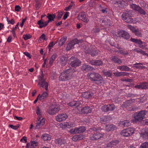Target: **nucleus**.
I'll use <instances>...</instances> for the list:
<instances>
[{
    "instance_id": "nucleus-1",
    "label": "nucleus",
    "mask_w": 148,
    "mask_h": 148,
    "mask_svg": "<svg viewBox=\"0 0 148 148\" xmlns=\"http://www.w3.org/2000/svg\"><path fill=\"white\" fill-rule=\"evenodd\" d=\"M75 70L69 69L64 71L59 77V80L62 81H66L71 79L74 76Z\"/></svg>"
},
{
    "instance_id": "nucleus-2",
    "label": "nucleus",
    "mask_w": 148,
    "mask_h": 148,
    "mask_svg": "<svg viewBox=\"0 0 148 148\" xmlns=\"http://www.w3.org/2000/svg\"><path fill=\"white\" fill-rule=\"evenodd\" d=\"M88 76L89 77L91 81L97 84H101V81L103 80V78L100 75L95 72L93 73H88Z\"/></svg>"
},
{
    "instance_id": "nucleus-3",
    "label": "nucleus",
    "mask_w": 148,
    "mask_h": 148,
    "mask_svg": "<svg viewBox=\"0 0 148 148\" xmlns=\"http://www.w3.org/2000/svg\"><path fill=\"white\" fill-rule=\"evenodd\" d=\"M147 111L145 110H141L135 113L134 115V119H132V121L134 123H137L143 119L145 116L146 114Z\"/></svg>"
},
{
    "instance_id": "nucleus-4",
    "label": "nucleus",
    "mask_w": 148,
    "mask_h": 148,
    "mask_svg": "<svg viewBox=\"0 0 148 148\" xmlns=\"http://www.w3.org/2000/svg\"><path fill=\"white\" fill-rule=\"evenodd\" d=\"M133 11H126L124 12L121 16L122 19L127 23H132L133 19L131 18L132 15Z\"/></svg>"
},
{
    "instance_id": "nucleus-5",
    "label": "nucleus",
    "mask_w": 148,
    "mask_h": 148,
    "mask_svg": "<svg viewBox=\"0 0 148 148\" xmlns=\"http://www.w3.org/2000/svg\"><path fill=\"white\" fill-rule=\"evenodd\" d=\"M83 41L82 40H78L77 39H74L69 42L67 45L66 48V50L67 51H69L71 49H73L74 47V45L79 43V42H82Z\"/></svg>"
},
{
    "instance_id": "nucleus-6",
    "label": "nucleus",
    "mask_w": 148,
    "mask_h": 148,
    "mask_svg": "<svg viewBox=\"0 0 148 148\" xmlns=\"http://www.w3.org/2000/svg\"><path fill=\"white\" fill-rule=\"evenodd\" d=\"M60 110V106L58 105H52L48 110V112L50 115H53L57 113Z\"/></svg>"
},
{
    "instance_id": "nucleus-7",
    "label": "nucleus",
    "mask_w": 148,
    "mask_h": 148,
    "mask_svg": "<svg viewBox=\"0 0 148 148\" xmlns=\"http://www.w3.org/2000/svg\"><path fill=\"white\" fill-rule=\"evenodd\" d=\"M70 64L72 67H76L80 65L81 62L77 58L72 57L69 59Z\"/></svg>"
},
{
    "instance_id": "nucleus-8",
    "label": "nucleus",
    "mask_w": 148,
    "mask_h": 148,
    "mask_svg": "<svg viewBox=\"0 0 148 148\" xmlns=\"http://www.w3.org/2000/svg\"><path fill=\"white\" fill-rule=\"evenodd\" d=\"M116 108L115 106L113 104L104 105L101 107V110L104 112L113 111Z\"/></svg>"
},
{
    "instance_id": "nucleus-9",
    "label": "nucleus",
    "mask_w": 148,
    "mask_h": 148,
    "mask_svg": "<svg viewBox=\"0 0 148 148\" xmlns=\"http://www.w3.org/2000/svg\"><path fill=\"white\" fill-rule=\"evenodd\" d=\"M104 134H101L99 133V132H97L90 135V139L91 140H96L103 137Z\"/></svg>"
},
{
    "instance_id": "nucleus-10",
    "label": "nucleus",
    "mask_w": 148,
    "mask_h": 148,
    "mask_svg": "<svg viewBox=\"0 0 148 148\" xmlns=\"http://www.w3.org/2000/svg\"><path fill=\"white\" fill-rule=\"evenodd\" d=\"M81 70L83 71L88 72L95 70V69L89 65H87L86 64H84L81 66Z\"/></svg>"
},
{
    "instance_id": "nucleus-11",
    "label": "nucleus",
    "mask_w": 148,
    "mask_h": 148,
    "mask_svg": "<svg viewBox=\"0 0 148 148\" xmlns=\"http://www.w3.org/2000/svg\"><path fill=\"white\" fill-rule=\"evenodd\" d=\"M77 18L78 19L81 20L85 23H88L89 21V20L86 18L84 12H80L78 15Z\"/></svg>"
},
{
    "instance_id": "nucleus-12",
    "label": "nucleus",
    "mask_w": 148,
    "mask_h": 148,
    "mask_svg": "<svg viewBox=\"0 0 148 148\" xmlns=\"http://www.w3.org/2000/svg\"><path fill=\"white\" fill-rule=\"evenodd\" d=\"M68 117L66 113H62L56 116V118L57 121L61 122L65 120Z\"/></svg>"
},
{
    "instance_id": "nucleus-13",
    "label": "nucleus",
    "mask_w": 148,
    "mask_h": 148,
    "mask_svg": "<svg viewBox=\"0 0 148 148\" xmlns=\"http://www.w3.org/2000/svg\"><path fill=\"white\" fill-rule=\"evenodd\" d=\"M119 36L126 39H128L130 38L129 34L124 30H121L118 33Z\"/></svg>"
},
{
    "instance_id": "nucleus-14",
    "label": "nucleus",
    "mask_w": 148,
    "mask_h": 148,
    "mask_svg": "<svg viewBox=\"0 0 148 148\" xmlns=\"http://www.w3.org/2000/svg\"><path fill=\"white\" fill-rule=\"evenodd\" d=\"M38 85L39 86L40 88H45L46 91H48V84L45 81V80L39 81Z\"/></svg>"
},
{
    "instance_id": "nucleus-15",
    "label": "nucleus",
    "mask_w": 148,
    "mask_h": 148,
    "mask_svg": "<svg viewBox=\"0 0 148 148\" xmlns=\"http://www.w3.org/2000/svg\"><path fill=\"white\" fill-rule=\"evenodd\" d=\"M89 63L92 65L95 66L102 65L103 64L102 62L100 60H90Z\"/></svg>"
},
{
    "instance_id": "nucleus-16",
    "label": "nucleus",
    "mask_w": 148,
    "mask_h": 148,
    "mask_svg": "<svg viewBox=\"0 0 148 148\" xmlns=\"http://www.w3.org/2000/svg\"><path fill=\"white\" fill-rule=\"evenodd\" d=\"M45 124V119L42 118L41 121H37L36 125L35 126V129H39Z\"/></svg>"
},
{
    "instance_id": "nucleus-17",
    "label": "nucleus",
    "mask_w": 148,
    "mask_h": 148,
    "mask_svg": "<svg viewBox=\"0 0 148 148\" xmlns=\"http://www.w3.org/2000/svg\"><path fill=\"white\" fill-rule=\"evenodd\" d=\"M92 109L88 106H86L81 109V112L84 114L90 113L92 112Z\"/></svg>"
},
{
    "instance_id": "nucleus-18",
    "label": "nucleus",
    "mask_w": 148,
    "mask_h": 148,
    "mask_svg": "<svg viewBox=\"0 0 148 148\" xmlns=\"http://www.w3.org/2000/svg\"><path fill=\"white\" fill-rule=\"evenodd\" d=\"M85 53L86 54H89L92 56H97L98 54L97 51L94 50L92 49H88L85 51Z\"/></svg>"
},
{
    "instance_id": "nucleus-19",
    "label": "nucleus",
    "mask_w": 148,
    "mask_h": 148,
    "mask_svg": "<svg viewBox=\"0 0 148 148\" xmlns=\"http://www.w3.org/2000/svg\"><path fill=\"white\" fill-rule=\"evenodd\" d=\"M147 83H142L139 85L134 86V88L138 89H146L148 88V85L146 84Z\"/></svg>"
},
{
    "instance_id": "nucleus-20",
    "label": "nucleus",
    "mask_w": 148,
    "mask_h": 148,
    "mask_svg": "<svg viewBox=\"0 0 148 148\" xmlns=\"http://www.w3.org/2000/svg\"><path fill=\"white\" fill-rule=\"evenodd\" d=\"M110 60L115 63L121 64L122 63L121 59H119L116 56H112L110 58Z\"/></svg>"
},
{
    "instance_id": "nucleus-21",
    "label": "nucleus",
    "mask_w": 148,
    "mask_h": 148,
    "mask_svg": "<svg viewBox=\"0 0 148 148\" xmlns=\"http://www.w3.org/2000/svg\"><path fill=\"white\" fill-rule=\"evenodd\" d=\"M94 95V93L90 92H83L82 94V97L86 99L91 97Z\"/></svg>"
},
{
    "instance_id": "nucleus-22",
    "label": "nucleus",
    "mask_w": 148,
    "mask_h": 148,
    "mask_svg": "<svg viewBox=\"0 0 148 148\" xmlns=\"http://www.w3.org/2000/svg\"><path fill=\"white\" fill-rule=\"evenodd\" d=\"M81 104V103L79 101H73L68 103L67 105L71 107H78Z\"/></svg>"
},
{
    "instance_id": "nucleus-23",
    "label": "nucleus",
    "mask_w": 148,
    "mask_h": 148,
    "mask_svg": "<svg viewBox=\"0 0 148 148\" xmlns=\"http://www.w3.org/2000/svg\"><path fill=\"white\" fill-rule=\"evenodd\" d=\"M59 60L61 63L65 65V64L66 63L68 59V57L66 55H64L60 56Z\"/></svg>"
},
{
    "instance_id": "nucleus-24",
    "label": "nucleus",
    "mask_w": 148,
    "mask_h": 148,
    "mask_svg": "<svg viewBox=\"0 0 148 148\" xmlns=\"http://www.w3.org/2000/svg\"><path fill=\"white\" fill-rule=\"evenodd\" d=\"M115 129V126L113 124H108L106 125V130L107 131L114 130Z\"/></svg>"
},
{
    "instance_id": "nucleus-25",
    "label": "nucleus",
    "mask_w": 148,
    "mask_h": 148,
    "mask_svg": "<svg viewBox=\"0 0 148 148\" xmlns=\"http://www.w3.org/2000/svg\"><path fill=\"white\" fill-rule=\"evenodd\" d=\"M117 69L120 70L121 71H130V68L126 65H122L119 66L117 67Z\"/></svg>"
},
{
    "instance_id": "nucleus-26",
    "label": "nucleus",
    "mask_w": 148,
    "mask_h": 148,
    "mask_svg": "<svg viewBox=\"0 0 148 148\" xmlns=\"http://www.w3.org/2000/svg\"><path fill=\"white\" fill-rule=\"evenodd\" d=\"M100 22L101 23L102 22L104 24L108 26L110 25V20L109 19L105 18L103 20L102 19L100 20Z\"/></svg>"
},
{
    "instance_id": "nucleus-27",
    "label": "nucleus",
    "mask_w": 148,
    "mask_h": 148,
    "mask_svg": "<svg viewBox=\"0 0 148 148\" xmlns=\"http://www.w3.org/2000/svg\"><path fill=\"white\" fill-rule=\"evenodd\" d=\"M55 142L56 144H58L60 145H61L64 144L65 141L63 138H59L55 140Z\"/></svg>"
},
{
    "instance_id": "nucleus-28",
    "label": "nucleus",
    "mask_w": 148,
    "mask_h": 148,
    "mask_svg": "<svg viewBox=\"0 0 148 148\" xmlns=\"http://www.w3.org/2000/svg\"><path fill=\"white\" fill-rule=\"evenodd\" d=\"M119 141L118 140H112L109 143L107 144L108 147H112L113 146L116 145L117 144H119Z\"/></svg>"
},
{
    "instance_id": "nucleus-29",
    "label": "nucleus",
    "mask_w": 148,
    "mask_h": 148,
    "mask_svg": "<svg viewBox=\"0 0 148 148\" xmlns=\"http://www.w3.org/2000/svg\"><path fill=\"white\" fill-rule=\"evenodd\" d=\"M143 64L140 63H136L134 64L133 67L136 69H143L145 67V66L141 65H143Z\"/></svg>"
},
{
    "instance_id": "nucleus-30",
    "label": "nucleus",
    "mask_w": 148,
    "mask_h": 148,
    "mask_svg": "<svg viewBox=\"0 0 148 148\" xmlns=\"http://www.w3.org/2000/svg\"><path fill=\"white\" fill-rule=\"evenodd\" d=\"M141 136L143 138L148 139V129H146L144 132H142Z\"/></svg>"
},
{
    "instance_id": "nucleus-31",
    "label": "nucleus",
    "mask_w": 148,
    "mask_h": 148,
    "mask_svg": "<svg viewBox=\"0 0 148 148\" xmlns=\"http://www.w3.org/2000/svg\"><path fill=\"white\" fill-rule=\"evenodd\" d=\"M130 40L131 42H135L136 44L138 45H142L144 43L143 42L140 40L133 38H131Z\"/></svg>"
},
{
    "instance_id": "nucleus-32",
    "label": "nucleus",
    "mask_w": 148,
    "mask_h": 148,
    "mask_svg": "<svg viewBox=\"0 0 148 148\" xmlns=\"http://www.w3.org/2000/svg\"><path fill=\"white\" fill-rule=\"evenodd\" d=\"M134 51H136L138 53H140L141 54L147 56L148 57V54L141 49L139 48H136L134 49Z\"/></svg>"
},
{
    "instance_id": "nucleus-33",
    "label": "nucleus",
    "mask_w": 148,
    "mask_h": 148,
    "mask_svg": "<svg viewBox=\"0 0 148 148\" xmlns=\"http://www.w3.org/2000/svg\"><path fill=\"white\" fill-rule=\"evenodd\" d=\"M76 129L77 131V134L83 133L86 130L85 127L84 126H80L79 127H76Z\"/></svg>"
},
{
    "instance_id": "nucleus-34",
    "label": "nucleus",
    "mask_w": 148,
    "mask_h": 148,
    "mask_svg": "<svg viewBox=\"0 0 148 148\" xmlns=\"http://www.w3.org/2000/svg\"><path fill=\"white\" fill-rule=\"evenodd\" d=\"M132 102L131 100H127L123 103L121 106L122 108H126L127 106H130Z\"/></svg>"
},
{
    "instance_id": "nucleus-35",
    "label": "nucleus",
    "mask_w": 148,
    "mask_h": 148,
    "mask_svg": "<svg viewBox=\"0 0 148 148\" xmlns=\"http://www.w3.org/2000/svg\"><path fill=\"white\" fill-rule=\"evenodd\" d=\"M110 120V118L108 116H104L100 118V121L101 123L108 121Z\"/></svg>"
},
{
    "instance_id": "nucleus-36",
    "label": "nucleus",
    "mask_w": 148,
    "mask_h": 148,
    "mask_svg": "<svg viewBox=\"0 0 148 148\" xmlns=\"http://www.w3.org/2000/svg\"><path fill=\"white\" fill-rule=\"evenodd\" d=\"M102 73L106 76L107 77H111L112 75V73L110 71L103 70L102 71Z\"/></svg>"
},
{
    "instance_id": "nucleus-37",
    "label": "nucleus",
    "mask_w": 148,
    "mask_h": 148,
    "mask_svg": "<svg viewBox=\"0 0 148 148\" xmlns=\"http://www.w3.org/2000/svg\"><path fill=\"white\" fill-rule=\"evenodd\" d=\"M41 138L44 140H49L51 139L50 136L47 134H43L41 136Z\"/></svg>"
},
{
    "instance_id": "nucleus-38",
    "label": "nucleus",
    "mask_w": 148,
    "mask_h": 148,
    "mask_svg": "<svg viewBox=\"0 0 148 148\" xmlns=\"http://www.w3.org/2000/svg\"><path fill=\"white\" fill-rule=\"evenodd\" d=\"M66 40V37L65 36H63L62 38L59 42V45L61 46L62 45L65 43Z\"/></svg>"
},
{
    "instance_id": "nucleus-39",
    "label": "nucleus",
    "mask_w": 148,
    "mask_h": 148,
    "mask_svg": "<svg viewBox=\"0 0 148 148\" xmlns=\"http://www.w3.org/2000/svg\"><path fill=\"white\" fill-rule=\"evenodd\" d=\"M56 17V15L55 14H48L47 18H48L49 20H51V21H54Z\"/></svg>"
},
{
    "instance_id": "nucleus-40",
    "label": "nucleus",
    "mask_w": 148,
    "mask_h": 148,
    "mask_svg": "<svg viewBox=\"0 0 148 148\" xmlns=\"http://www.w3.org/2000/svg\"><path fill=\"white\" fill-rule=\"evenodd\" d=\"M133 33H134L136 36H137L141 37L142 36V34L140 30L138 28H136Z\"/></svg>"
},
{
    "instance_id": "nucleus-41",
    "label": "nucleus",
    "mask_w": 148,
    "mask_h": 148,
    "mask_svg": "<svg viewBox=\"0 0 148 148\" xmlns=\"http://www.w3.org/2000/svg\"><path fill=\"white\" fill-rule=\"evenodd\" d=\"M37 23L39 25V27L40 28H42L46 26L45 25V24L44 21L42 20V19L38 21Z\"/></svg>"
},
{
    "instance_id": "nucleus-42",
    "label": "nucleus",
    "mask_w": 148,
    "mask_h": 148,
    "mask_svg": "<svg viewBox=\"0 0 148 148\" xmlns=\"http://www.w3.org/2000/svg\"><path fill=\"white\" fill-rule=\"evenodd\" d=\"M130 5L131 8L137 12L138 11L140 7L134 4H132Z\"/></svg>"
},
{
    "instance_id": "nucleus-43",
    "label": "nucleus",
    "mask_w": 148,
    "mask_h": 148,
    "mask_svg": "<svg viewBox=\"0 0 148 148\" xmlns=\"http://www.w3.org/2000/svg\"><path fill=\"white\" fill-rule=\"evenodd\" d=\"M122 124L124 127H128L131 125V123L129 120H125L122 122Z\"/></svg>"
},
{
    "instance_id": "nucleus-44",
    "label": "nucleus",
    "mask_w": 148,
    "mask_h": 148,
    "mask_svg": "<svg viewBox=\"0 0 148 148\" xmlns=\"http://www.w3.org/2000/svg\"><path fill=\"white\" fill-rule=\"evenodd\" d=\"M121 134L122 136H123L125 137H127L130 136L128 132H127V130H123L121 132Z\"/></svg>"
},
{
    "instance_id": "nucleus-45",
    "label": "nucleus",
    "mask_w": 148,
    "mask_h": 148,
    "mask_svg": "<svg viewBox=\"0 0 148 148\" xmlns=\"http://www.w3.org/2000/svg\"><path fill=\"white\" fill-rule=\"evenodd\" d=\"M48 95V94L47 92H45L40 96L39 97V99L40 100H42V99L45 98Z\"/></svg>"
},
{
    "instance_id": "nucleus-46",
    "label": "nucleus",
    "mask_w": 148,
    "mask_h": 148,
    "mask_svg": "<svg viewBox=\"0 0 148 148\" xmlns=\"http://www.w3.org/2000/svg\"><path fill=\"white\" fill-rule=\"evenodd\" d=\"M117 52L122 54L123 56H127L129 54V53L127 51L124 50H120L117 51Z\"/></svg>"
},
{
    "instance_id": "nucleus-47",
    "label": "nucleus",
    "mask_w": 148,
    "mask_h": 148,
    "mask_svg": "<svg viewBox=\"0 0 148 148\" xmlns=\"http://www.w3.org/2000/svg\"><path fill=\"white\" fill-rule=\"evenodd\" d=\"M126 130L130 136L132 135L134 133V129L133 128H128Z\"/></svg>"
},
{
    "instance_id": "nucleus-48",
    "label": "nucleus",
    "mask_w": 148,
    "mask_h": 148,
    "mask_svg": "<svg viewBox=\"0 0 148 148\" xmlns=\"http://www.w3.org/2000/svg\"><path fill=\"white\" fill-rule=\"evenodd\" d=\"M58 14L56 16V18L58 20H60L61 18L63 15V13L62 11H58Z\"/></svg>"
},
{
    "instance_id": "nucleus-49",
    "label": "nucleus",
    "mask_w": 148,
    "mask_h": 148,
    "mask_svg": "<svg viewBox=\"0 0 148 148\" xmlns=\"http://www.w3.org/2000/svg\"><path fill=\"white\" fill-rule=\"evenodd\" d=\"M84 138V136L80 134L77 135V136H74L73 137L72 139L73 140L74 138H76V140H81Z\"/></svg>"
},
{
    "instance_id": "nucleus-50",
    "label": "nucleus",
    "mask_w": 148,
    "mask_h": 148,
    "mask_svg": "<svg viewBox=\"0 0 148 148\" xmlns=\"http://www.w3.org/2000/svg\"><path fill=\"white\" fill-rule=\"evenodd\" d=\"M138 12L141 14L145 15L146 14V12L140 7Z\"/></svg>"
},
{
    "instance_id": "nucleus-51",
    "label": "nucleus",
    "mask_w": 148,
    "mask_h": 148,
    "mask_svg": "<svg viewBox=\"0 0 148 148\" xmlns=\"http://www.w3.org/2000/svg\"><path fill=\"white\" fill-rule=\"evenodd\" d=\"M140 148H148V142H145L143 143Z\"/></svg>"
},
{
    "instance_id": "nucleus-52",
    "label": "nucleus",
    "mask_w": 148,
    "mask_h": 148,
    "mask_svg": "<svg viewBox=\"0 0 148 148\" xmlns=\"http://www.w3.org/2000/svg\"><path fill=\"white\" fill-rule=\"evenodd\" d=\"M120 3H119V6L121 7H123L124 5H127L126 3L123 1H120Z\"/></svg>"
},
{
    "instance_id": "nucleus-53",
    "label": "nucleus",
    "mask_w": 148,
    "mask_h": 148,
    "mask_svg": "<svg viewBox=\"0 0 148 148\" xmlns=\"http://www.w3.org/2000/svg\"><path fill=\"white\" fill-rule=\"evenodd\" d=\"M19 25V23H18L16 25V26L15 27H13L12 28V30L11 31V32H12L13 35L14 37H15L16 36V34L14 30L16 29L17 27H18V25Z\"/></svg>"
},
{
    "instance_id": "nucleus-54",
    "label": "nucleus",
    "mask_w": 148,
    "mask_h": 148,
    "mask_svg": "<svg viewBox=\"0 0 148 148\" xmlns=\"http://www.w3.org/2000/svg\"><path fill=\"white\" fill-rule=\"evenodd\" d=\"M47 38H46L45 36V35L44 34H42L40 37L39 38V40L41 41L42 40H47Z\"/></svg>"
},
{
    "instance_id": "nucleus-55",
    "label": "nucleus",
    "mask_w": 148,
    "mask_h": 148,
    "mask_svg": "<svg viewBox=\"0 0 148 148\" xmlns=\"http://www.w3.org/2000/svg\"><path fill=\"white\" fill-rule=\"evenodd\" d=\"M19 126L20 125L19 124H18L17 125L15 126H14L12 125H9V127L14 130H16L19 127Z\"/></svg>"
},
{
    "instance_id": "nucleus-56",
    "label": "nucleus",
    "mask_w": 148,
    "mask_h": 148,
    "mask_svg": "<svg viewBox=\"0 0 148 148\" xmlns=\"http://www.w3.org/2000/svg\"><path fill=\"white\" fill-rule=\"evenodd\" d=\"M32 36L29 34L24 35H23V38L25 40H27L28 39H29Z\"/></svg>"
},
{
    "instance_id": "nucleus-57",
    "label": "nucleus",
    "mask_w": 148,
    "mask_h": 148,
    "mask_svg": "<svg viewBox=\"0 0 148 148\" xmlns=\"http://www.w3.org/2000/svg\"><path fill=\"white\" fill-rule=\"evenodd\" d=\"M70 132L72 134H77L76 127L74 129H71L70 130Z\"/></svg>"
},
{
    "instance_id": "nucleus-58",
    "label": "nucleus",
    "mask_w": 148,
    "mask_h": 148,
    "mask_svg": "<svg viewBox=\"0 0 148 148\" xmlns=\"http://www.w3.org/2000/svg\"><path fill=\"white\" fill-rule=\"evenodd\" d=\"M41 75L39 77V81H44L45 80L44 79V75L43 71H42L41 72Z\"/></svg>"
},
{
    "instance_id": "nucleus-59",
    "label": "nucleus",
    "mask_w": 148,
    "mask_h": 148,
    "mask_svg": "<svg viewBox=\"0 0 148 148\" xmlns=\"http://www.w3.org/2000/svg\"><path fill=\"white\" fill-rule=\"evenodd\" d=\"M75 5L73 3L71 4L69 6L66 7L65 10L66 11L69 10L70 9H72L73 6H74Z\"/></svg>"
},
{
    "instance_id": "nucleus-60",
    "label": "nucleus",
    "mask_w": 148,
    "mask_h": 148,
    "mask_svg": "<svg viewBox=\"0 0 148 148\" xmlns=\"http://www.w3.org/2000/svg\"><path fill=\"white\" fill-rule=\"evenodd\" d=\"M127 27L128 28L131 30L133 33L136 29V28L134 27H133L130 25H128Z\"/></svg>"
},
{
    "instance_id": "nucleus-61",
    "label": "nucleus",
    "mask_w": 148,
    "mask_h": 148,
    "mask_svg": "<svg viewBox=\"0 0 148 148\" xmlns=\"http://www.w3.org/2000/svg\"><path fill=\"white\" fill-rule=\"evenodd\" d=\"M66 126L67 127H73L75 126V124L74 123H67L66 124Z\"/></svg>"
},
{
    "instance_id": "nucleus-62",
    "label": "nucleus",
    "mask_w": 148,
    "mask_h": 148,
    "mask_svg": "<svg viewBox=\"0 0 148 148\" xmlns=\"http://www.w3.org/2000/svg\"><path fill=\"white\" fill-rule=\"evenodd\" d=\"M140 4L142 7L143 8L146 7V3L143 1H140Z\"/></svg>"
},
{
    "instance_id": "nucleus-63",
    "label": "nucleus",
    "mask_w": 148,
    "mask_h": 148,
    "mask_svg": "<svg viewBox=\"0 0 148 148\" xmlns=\"http://www.w3.org/2000/svg\"><path fill=\"white\" fill-rule=\"evenodd\" d=\"M99 129H98V128H97L96 127H93L92 128H90V131L91 132H92L94 131H96L97 132L99 131Z\"/></svg>"
},
{
    "instance_id": "nucleus-64",
    "label": "nucleus",
    "mask_w": 148,
    "mask_h": 148,
    "mask_svg": "<svg viewBox=\"0 0 148 148\" xmlns=\"http://www.w3.org/2000/svg\"><path fill=\"white\" fill-rule=\"evenodd\" d=\"M120 1L119 0H115L113 1V3L114 4L119 6V3H120Z\"/></svg>"
}]
</instances>
